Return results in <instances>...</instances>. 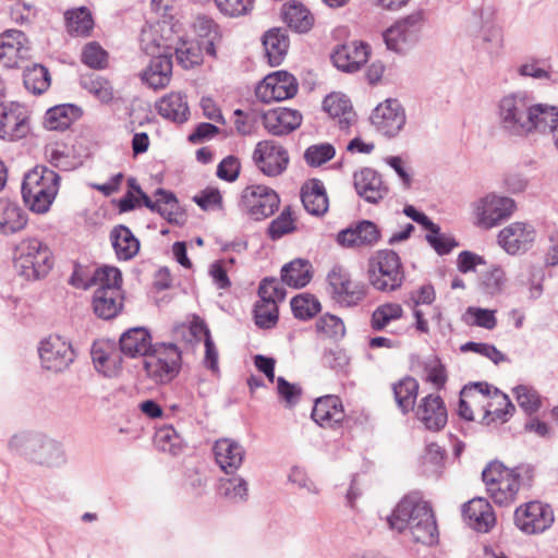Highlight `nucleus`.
<instances>
[{
  "label": "nucleus",
  "mask_w": 558,
  "mask_h": 558,
  "mask_svg": "<svg viewBox=\"0 0 558 558\" xmlns=\"http://www.w3.org/2000/svg\"><path fill=\"white\" fill-rule=\"evenodd\" d=\"M387 523L398 533L409 531L415 543L432 546L438 542V529L432 506L418 493L405 495L387 517Z\"/></svg>",
  "instance_id": "nucleus-1"
},
{
  "label": "nucleus",
  "mask_w": 558,
  "mask_h": 558,
  "mask_svg": "<svg viewBox=\"0 0 558 558\" xmlns=\"http://www.w3.org/2000/svg\"><path fill=\"white\" fill-rule=\"evenodd\" d=\"M54 258L50 247L37 238L20 241L13 253V269L25 281H38L53 268Z\"/></svg>",
  "instance_id": "nucleus-2"
},
{
  "label": "nucleus",
  "mask_w": 558,
  "mask_h": 558,
  "mask_svg": "<svg viewBox=\"0 0 558 558\" xmlns=\"http://www.w3.org/2000/svg\"><path fill=\"white\" fill-rule=\"evenodd\" d=\"M532 97L526 92H515L504 96L497 106L498 122L501 131L508 136H529L532 125Z\"/></svg>",
  "instance_id": "nucleus-3"
},
{
  "label": "nucleus",
  "mask_w": 558,
  "mask_h": 558,
  "mask_svg": "<svg viewBox=\"0 0 558 558\" xmlns=\"http://www.w3.org/2000/svg\"><path fill=\"white\" fill-rule=\"evenodd\" d=\"M181 351L174 343L158 342L144 357L148 377L159 384L170 383L181 369Z\"/></svg>",
  "instance_id": "nucleus-4"
},
{
  "label": "nucleus",
  "mask_w": 558,
  "mask_h": 558,
  "mask_svg": "<svg viewBox=\"0 0 558 558\" xmlns=\"http://www.w3.org/2000/svg\"><path fill=\"white\" fill-rule=\"evenodd\" d=\"M368 266V280L376 290L395 291L402 286L404 271L397 252L380 250Z\"/></svg>",
  "instance_id": "nucleus-5"
},
{
  "label": "nucleus",
  "mask_w": 558,
  "mask_h": 558,
  "mask_svg": "<svg viewBox=\"0 0 558 558\" xmlns=\"http://www.w3.org/2000/svg\"><path fill=\"white\" fill-rule=\"evenodd\" d=\"M424 25V12L415 11L400 19L383 34L387 48L397 53H405L420 39Z\"/></svg>",
  "instance_id": "nucleus-6"
},
{
  "label": "nucleus",
  "mask_w": 558,
  "mask_h": 558,
  "mask_svg": "<svg viewBox=\"0 0 558 558\" xmlns=\"http://www.w3.org/2000/svg\"><path fill=\"white\" fill-rule=\"evenodd\" d=\"M299 90L298 80L284 70H279L266 75L256 86V97L265 102L282 101L296 95Z\"/></svg>",
  "instance_id": "nucleus-7"
},
{
  "label": "nucleus",
  "mask_w": 558,
  "mask_h": 558,
  "mask_svg": "<svg viewBox=\"0 0 558 558\" xmlns=\"http://www.w3.org/2000/svg\"><path fill=\"white\" fill-rule=\"evenodd\" d=\"M331 298L344 306L357 305L366 296V287L361 282H352L348 270L336 265L327 275Z\"/></svg>",
  "instance_id": "nucleus-8"
},
{
  "label": "nucleus",
  "mask_w": 558,
  "mask_h": 558,
  "mask_svg": "<svg viewBox=\"0 0 558 558\" xmlns=\"http://www.w3.org/2000/svg\"><path fill=\"white\" fill-rule=\"evenodd\" d=\"M515 207V202L510 197L488 194L474 204L476 226L490 229L508 219Z\"/></svg>",
  "instance_id": "nucleus-9"
},
{
  "label": "nucleus",
  "mask_w": 558,
  "mask_h": 558,
  "mask_svg": "<svg viewBox=\"0 0 558 558\" xmlns=\"http://www.w3.org/2000/svg\"><path fill=\"white\" fill-rule=\"evenodd\" d=\"M241 205L255 220H263L278 210L280 197L266 185H248L242 192Z\"/></svg>",
  "instance_id": "nucleus-10"
},
{
  "label": "nucleus",
  "mask_w": 558,
  "mask_h": 558,
  "mask_svg": "<svg viewBox=\"0 0 558 558\" xmlns=\"http://www.w3.org/2000/svg\"><path fill=\"white\" fill-rule=\"evenodd\" d=\"M515 526L526 534L542 533L554 522L549 505L534 500L518 507L513 514Z\"/></svg>",
  "instance_id": "nucleus-11"
},
{
  "label": "nucleus",
  "mask_w": 558,
  "mask_h": 558,
  "mask_svg": "<svg viewBox=\"0 0 558 558\" xmlns=\"http://www.w3.org/2000/svg\"><path fill=\"white\" fill-rule=\"evenodd\" d=\"M38 353L43 367L54 373L66 369L75 359L72 344L59 335L41 340Z\"/></svg>",
  "instance_id": "nucleus-12"
},
{
  "label": "nucleus",
  "mask_w": 558,
  "mask_h": 558,
  "mask_svg": "<svg viewBox=\"0 0 558 558\" xmlns=\"http://www.w3.org/2000/svg\"><path fill=\"white\" fill-rule=\"evenodd\" d=\"M144 50L153 58L142 73L143 82L154 89L165 88L172 75V48L167 46L161 51L160 46L156 45L154 48L145 46Z\"/></svg>",
  "instance_id": "nucleus-13"
},
{
  "label": "nucleus",
  "mask_w": 558,
  "mask_h": 558,
  "mask_svg": "<svg viewBox=\"0 0 558 558\" xmlns=\"http://www.w3.org/2000/svg\"><path fill=\"white\" fill-rule=\"evenodd\" d=\"M253 160L256 167L267 177H278L283 173L289 165L287 149L274 141L258 142Z\"/></svg>",
  "instance_id": "nucleus-14"
},
{
  "label": "nucleus",
  "mask_w": 558,
  "mask_h": 558,
  "mask_svg": "<svg viewBox=\"0 0 558 558\" xmlns=\"http://www.w3.org/2000/svg\"><path fill=\"white\" fill-rule=\"evenodd\" d=\"M31 131L29 117L23 106L17 102L0 105V138L17 141Z\"/></svg>",
  "instance_id": "nucleus-15"
},
{
  "label": "nucleus",
  "mask_w": 558,
  "mask_h": 558,
  "mask_svg": "<svg viewBox=\"0 0 558 558\" xmlns=\"http://www.w3.org/2000/svg\"><path fill=\"white\" fill-rule=\"evenodd\" d=\"M405 112L397 99H387L372 112L371 121L378 132L387 137H395L405 124Z\"/></svg>",
  "instance_id": "nucleus-16"
},
{
  "label": "nucleus",
  "mask_w": 558,
  "mask_h": 558,
  "mask_svg": "<svg viewBox=\"0 0 558 558\" xmlns=\"http://www.w3.org/2000/svg\"><path fill=\"white\" fill-rule=\"evenodd\" d=\"M381 238L379 227L371 220L352 222L337 233V243L344 248L374 246Z\"/></svg>",
  "instance_id": "nucleus-17"
},
{
  "label": "nucleus",
  "mask_w": 558,
  "mask_h": 558,
  "mask_svg": "<svg viewBox=\"0 0 558 558\" xmlns=\"http://www.w3.org/2000/svg\"><path fill=\"white\" fill-rule=\"evenodd\" d=\"M29 40L20 29H7L0 35V61L5 68L20 66L29 57Z\"/></svg>",
  "instance_id": "nucleus-18"
},
{
  "label": "nucleus",
  "mask_w": 558,
  "mask_h": 558,
  "mask_svg": "<svg viewBox=\"0 0 558 558\" xmlns=\"http://www.w3.org/2000/svg\"><path fill=\"white\" fill-rule=\"evenodd\" d=\"M371 54V47L364 41H351L337 45L331 52L333 65L342 72L353 73L365 64Z\"/></svg>",
  "instance_id": "nucleus-19"
},
{
  "label": "nucleus",
  "mask_w": 558,
  "mask_h": 558,
  "mask_svg": "<svg viewBox=\"0 0 558 558\" xmlns=\"http://www.w3.org/2000/svg\"><path fill=\"white\" fill-rule=\"evenodd\" d=\"M536 236L535 229L525 222H513L498 234L499 245L511 255L525 253L529 251Z\"/></svg>",
  "instance_id": "nucleus-20"
},
{
  "label": "nucleus",
  "mask_w": 558,
  "mask_h": 558,
  "mask_svg": "<svg viewBox=\"0 0 558 558\" xmlns=\"http://www.w3.org/2000/svg\"><path fill=\"white\" fill-rule=\"evenodd\" d=\"M415 416L430 432L441 430L448 421L446 404L439 395L423 397L415 410Z\"/></svg>",
  "instance_id": "nucleus-21"
},
{
  "label": "nucleus",
  "mask_w": 558,
  "mask_h": 558,
  "mask_svg": "<svg viewBox=\"0 0 558 558\" xmlns=\"http://www.w3.org/2000/svg\"><path fill=\"white\" fill-rule=\"evenodd\" d=\"M353 183L356 194L369 204L379 203L389 191L380 173L367 167L354 172Z\"/></svg>",
  "instance_id": "nucleus-22"
},
{
  "label": "nucleus",
  "mask_w": 558,
  "mask_h": 558,
  "mask_svg": "<svg viewBox=\"0 0 558 558\" xmlns=\"http://www.w3.org/2000/svg\"><path fill=\"white\" fill-rule=\"evenodd\" d=\"M262 122L268 133L275 136L288 135L302 124V114L299 110L278 107L264 112Z\"/></svg>",
  "instance_id": "nucleus-23"
},
{
  "label": "nucleus",
  "mask_w": 558,
  "mask_h": 558,
  "mask_svg": "<svg viewBox=\"0 0 558 558\" xmlns=\"http://www.w3.org/2000/svg\"><path fill=\"white\" fill-rule=\"evenodd\" d=\"M462 515L469 526L476 532L488 533L496 524L493 507L483 497H475L463 504Z\"/></svg>",
  "instance_id": "nucleus-24"
},
{
  "label": "nucleus",
  "mask_w": 558,
  "mask_h": 558,
  "mask_svg": "<svg viewBox=\"0 0 558 558\" xmlns=\"http://www.w3.org/2000/svg\"><path fill=\"white\" fill-rule=\"evenodd\" d=\"M344 410L339 397L328 395L316 399L311 417L320 427H338L344 420Z\"/></svg>",
  "instance_id": "nucleus-25"
},
{
  "label": "nucleus",
  "mask_w": 558,
  "mask_h": 558,
  "mask_svg": "<svg viewBox=\"0 0 558 558\" xmlns=\"http://www.w3.org/2000/svg\"><path fill=\"white\" fill-rule=\"evenodd\" d=\"M35 177H31L27 184H22L21 193L25 205L31 211L46 214L52 205L58 191L54 189V181H50L46 190L35 185Z\"/></svg>",
  "instance_id": "nucleus-26"
},
{
  "label": "nucleus",
  "mask_w": 558,
  "mask_h": 558,
  "mask_svg": "<svg viewBox=\"0 0 558 558\" xmlns=\"http://www.w3.org/2000/svg\"><path fill=\"white\" fill-rule=\"evenodd\" d=\"M213 450L216 462L227 475L233 474L241 466L245 456L244 448L228 438L217 440Z\"/></svg>",
  "instance_id": "nucleus-27"
},
{
  "label": "nucleus",
  "mask_w": 558,
  "mask_h": 558,
  "mask_svg": "<svg viewBox=\"0 0 558 558\" xmlns=\"http://www.w3.org/2000/svg\"><path fill=\"white\" fill-rule=\"evenodd\" d=\"M301 201L304 209L312 216H324L329 206L328 196L319 179H311L301 187Z\"/></svg>",
  "instance_id": "nucleus-28"
},
{
  "label": "nucleus",
  "mask_w": 558,
  "mask_h": 558,
  "mask_svg": "<svg viewBox=\"0 0 558 558\" xmlns=\"http://www.w3.org/2000/svg\"><path fill=\"white\" fill-rule=\"evenodd\" d=\"M37 444L32 449L28 459L37 464L46 466H60L65 463L66 457L62 445L41 434L38 435Z\"/></svg>",
  "instance_id": "nucleus-29"
},
{
  "label": "nucleus",
  "mask_w": 558,
  "mask_h": 558,
  "mask_svg": "<svg viewBox=\"0 0 558 558\" xmlns=\"http://www.w3.org/2000/svg\"><path fill=\"white\" fill-rule=\"evenodd\" d=\"M262 44L265 56L271 66H278L284 60L290 40L287 29L282 27H272L262 36Z\"/></svg>",
  "instance_id": "nucleus-30"
},
{
  "label": "nucleus",
  "mask_w": 558,
  "mask_h": 558,
  "mask_svg": "<svg viewBox=\"0 0 558 558\" xmlns=\"http://www.w3.org/2000/svg\"><path fill=\"white\" fill-rule=\"evenodd\" d=\"M151 336L145 327H133L124 331L119 340V347L129 357L144 356L151 350Z\"/></svg>",
  "instance_id": "nucleus-31"
},
{
  "label": "nucleus",
  "mask_w": 558,
  "mask_h": 558,
  "mask_svg": "<svg viewBox=\"0 0 558 558\" xmlns=\"http://www.w3.org/2000/svg\"><path fill=\"white\" fill-rule=\"evenodd\" d=\"M123 294L119 289H96L93 295V310L97 317L109 320L119 315L123 308Z\"/></svg>",
  "instance_id": "nucleus-32"
},
{
  "label": "nucleus",
  "mask_w": 558,
  "mask_h": 558,
  "mask_svg": "<svg viewBox=\"0 0 558 558\" xmlns=\"http://www.w3.org/2000/svg\"><path fill=\"white\" fill-rule=\"evenodd\" d=\"M156 110L160 117L177 124H183L190 118L186 96L181 93L165 95L156 102Z\"/></svg>",
  "instance_id": "nucleus-33"
},
{
  "label": "nucleus",
  "mask_w": 558,
  "mask_h": 558,
  "mask_svg": "<svg viewBox=\"0 0 558 558\" xmlns=\"http://www.w3.org/2000/svg\"><path fill=\"white\" fill-rule=\"evenodd\" d=\"M323 109L331 118H338L339 128L341 130H349L350 125L355 119L351 100L341 93H331L323 100Z\"/></svg>",
  "instance_id": "nucleus-34"
},
{
  "label": "nucleus",
  "mask_w": 558,
  "mask_h": 558,
  "mask_svg": "<svg viewBox=\"0 0 558 558\" xmlns=\"http://www.w3.org/2000/svg\"><path fill=\"white\" fill-rule=\"evenodd\" d=\"M110 241L119 260H130L140 251V240L124 225L113 227L110 231Z\"/></svg>",
  "instance_id": "nucleus-35"
},
{
  "label": "nucleus",
  "mask_w": 558,
  "mask_h": 558,
  "mask_svg": "<svg viewBox=\"0 0 558 558\" xmlns=\"http://www.w3.org/2000/svg\"><path fill=\"white\" fill-rule=\"evenodd\" d=\"M83 114L81 107L73 104H62L49 108L45 114V126L51 131H64Z\"/></svg>",
  "instance_id": "nucleus-36"
},
{
  "label": "nucleus",
  "mask_w": 558,
  "mask_h": 558,
  "mask_svg": "<svg viewBox=\"0 0 558 558\" xmlns=\"http://www.w3.org/2000/svg\"><path fill=\"white\" fill-rule=\"evenodd\" d=\"M313 278V266L308 259L295 258L281 268V281L294 289L306 287Z\"/></svg>",
  "instance_id": "nucleus-37"
},
{
  "label": "nucleus",
  "mask_w": 558,
  "mask_h": 558,
  "mask_svg": "<svg viewBox=\"0 0 558 558\" xmlns=\"http://www.w3.org/2000/svg\"><path fill=\"white\" fill-rule=\"evenodd\" d=\"M490 388L486 381H474L463 386L460 391L458 415L469 422L474 421L472 404L476 403L478 397H490Z\"/></svg>",
  "instance_id": "nucleus-38"
},
{
  "label": "nucleus",
  "mask_w": 558,
  "mask_h": 558,
  "mask_svg": "<svg viewBox=\"0 0 558 558\" xmlns=\"http://www.w3.org/2000/svg\"><path fill=\"white\" fill-rule=\"evenodd\" d=\"M532 125H529V135L533 133L554 132V128L558 125V108L547 104H537L532 97L531 106Z\"/></svg>",
  "instance_id": "nucleus-39"
},
{
  "label": "nucleus",
  "mask_w": 558,
  "mask_h": 558,
  "mask_svg": "<svg viewBox=\"0 0 558 558\" xmlns=\"http://www.w3.org/2000/svg\"><path fill=\"white\" fill-rule=\"evenodd\" d=\"M27 214L9 199H0V233L13 234L27 225Z\"/></svg>",
  "instance_id": "nucleus-40"
},
{
  "label": "nucleus",
  "mask_w": 558,
  "mask_h": 558,
  "mask_svg": "<svg viewBox=\"0 0 558 558\" xmlns=\"http://www.w3.org/2000/svg\"><path fill=\"white\" fill-rule=\"evenodd\" d=\"M393 398L402 414H408L415 409L420 384L412 376H404L392 384Z\"/></svg>",
  "instance_id": "nucleus-41"
},
{
  "label": "nucleus",
  "mask_w": 558,
  "mask_h": 558,
  "mask_svg": "<svg viewBox=\"0 0 558 558\" xmlns=\"http://www.w3.org/2000/svg\"><path fill=\"white\" fill-rule=\"evenodd\" d=\"M154 195L155 197H160L159 211L157 214L171 225H184L186 220L185 211L172 191L159 187L155 191Z\"/></svg>",
  "instance_id": "nucleus-42"
},
{
  "label": "nucleus",
  "mask_w": 558,
  "mask_h": 558,
  "mask_svg": "<svg viewBox=\"0 0 558 558\" xmlns=\"http://www.w3.org/2000/svg\"><path fill=\"white\" fill-rule=\"evenodd\" d=\"M193 27L198 37L197 41L203 45L204 51L208 56L216 57V45L221 39L219 26L213 19L199 15L196 17Z\"/></svg>",
  "instance_id": "nucleus-43"
},
{
  "label": "nucleus",
  "mask_w": 558,
  "mask_h": 558,
  "mask_svg": "<svg viewBox=\"0 0 558 558\" xmlns=\"http://www.w3.org/2000/svg\"><path fill=\"white\" fill-rule=\"evenodd\" d=\"M489 398L497 399L500 408L492 409L493 404L490 402L484 407L485 412L482 418V424L489 425L496 421H499L500 423L508 422L515 412V407L509 399L508 395L504 393L496 387L494 389L492 387Z\"/></svg>",
  "instance_id": "nucleus-44"
},
{
  "label": "nucleus",
  "mask_w": 558,
  "mask_h": 558,
  "mask_svg": "<svg viewBox=\"0 0 558 558\" xmlns=\"http://www.w3.org/2000/svg\"><path fill=\"white\" fill-rule=\"evenodd\" d=\"M281 14L283 22L296 33H306L313 27L314 17L302 3L283 4Z\"/></svg>",
  "instance_id": "nucleus-45"
},
{
  "label": "nucleus",
  "mask_w": 558,
  "mask_h": 558,
  "mask_svg": "<svg viewBox=\"0 0 558 558\" xmlns=\"http://www.w3.org/2000/svg\"><path fill=\"white\" fill-rule=\"evenodd\" d=\"M521 487L520 470L506 477L495 487L488 488V494L498 506H508L515 500L517 494Z\"/></svg>",
  "instance_id": "nucleus-46"
},
{
  "label": "nucleus",
  "mask_w": 558,
  "mask_h": 558,
  "mask_svg": "<svg viewBox=\"0 0 558 558\" xmlns=\"http://www.w3.org/2000/svg\"><path fill=\"white\" fill-rule=\"evenodd\" d=\"M66 31L71 36H89L94 20L86 7L69 10L64 14Z\"/></svg>",
  "instance_id": "nucleus-47"
},
{
  "label": "nucleus",
  "mask_w": 558,
  "mask_h": 558,
  "mask_svg": "<svg viewBox=\"0 0 558 558\" xmlns=\"http://www.w3.org/2000/svg\"><path fill=\"white\" fill-rule=\"evenodd\" d=\"M404 311L399 303H384L378 305L371 316L369 326L373 331H384L387 326L395 320L402 318Z\"/></svg>",
  "instance_id": "nucleus-48"
},
{
  "label": "nucleus",
  "mask_w": 558,
  "mask_h": 558,
  "mask_svg": "<svg viewBox=\"0 0 558 558\" xmlns=\"http://www.w3.org/2000/svg\"><path fill=\"white\" fill-rule=\"evenodd\" d=\"M179 64L184 69H191L203 62V45L194 40L180 38L177 46L172 48Z\"/></svg>",
  "instance_id": "nucleus-49"
},
{
  "label": "nucleus",
  "mask_w": 558,
  "mask_h": 558,
  "mask_svg": "<svg viewBox=\"0 0 558 558\" xmlns=\"http://www.w3.org/2000/svg\"><path fill=\"white\" fill-rule=\"evenodd\" d=\"M81 86L94 95L101 104H110L113 99V87L109 80L99 74L84 75L81 78Z\"/></svg>",
  "instance_id": "nucleus-50"
},
{
  "label": "nucleus",
  "mask_w": 558,
  "mask_h": 558,
  "mask_svg": "<svg viewBox=\"0 0 558 558\" xmlns=\"http://www.w3.org/2000/svg\"><path fill=\"white\" fill-rule=\"evenodd\" d=\"M290 305L293 316L299 320H310L322 311L320 302L311 293L293 296Z\"/></svg>",
  "instance_id": "nucleus-51"
},
{
  "label": "nucleus",
  "mask_w": 558,
  "mask_h": 558,
  "mask_svg": "<svg viewBox=\"0 0 558 558\" xmlns=\"http://www.w3.org/2000/svg\"><path fill=\"white\" fill-rule=\"evenodd\" d=\"M23 82L27 90L40 95L49 88L51 80L46 66L34 64L24 71Z\"/></svg>",
  "instance_id": "nucleus-52"
},
{
  "label": "nucleus",
  "mask_w": 558,
  "mask_h": 558,
  "mask_svg": "<svg viewBox=\"0 0 558 558\" xmlns=\"http://www.w3.org/2000/svg\"><path fill=\"white\" fill-rule=\"evenodd\" d=\"M445 450L437 444H429L421 458L422 473L428 477H438L441 474L445 461Z\"/></svg>",
  "instance_id": "nucleus-53"
},
{
  "label": "nucleus",
  "mask_w": 558,
  "mask_h": 558,
  "mask_svg": "<svg viewBox=\"0 0 558 558\" xmlns=\"http://www.w3.org/2000/svg\"><path fill=\"white\" fill-rule=\"evenodd\" d=\"M422 366L426 374L425 380L432 384L437 390L444 389L448 380V375L441 360L437 355H432L422 362Z\"/></svg>",
  "instance_id": "nucleus-54"
},
{
  "label": "nucleus",
  "mask_w": 558,
  "mask_h": 558,
  "mask_svg": "<svg viewBox=\"0 0 558 558\" xmlns=\"http://www.w3.org/2000/svg\"><path fill=\"white\" fill-rule=\"evenodd\" d=\"M155 442L159 450L178 456L182 451L183 440L172 426H163L155 434Z\"/></svg>",
  "instance_id": "nucleus-55"
},
{
  "label": "nucleus",
  "mask_w": 558,
  "mask_h": 558,
  "mask_svg": "<svg viewBox=\"0 0 558 558\" xmlns=\"http://www.w3.org/2000/svg\"><path fill=\"white\" fill-rule=\"evenodd\" d=\"M519 407L529 415L536 413L542 407L539 393L531 386L518 385L513 388Z\"/></svg>",
  "instance_id": "nucleus-56"
},
{
  "label": "nucleus",
  "mask_w": 558,
  "mask_h": 558,
  "mask_svg": "<svg viewBox=\"0 0 558 558\" xmlns=\"http://www.w3.org/2000/svg\"><path fill=\"white\" fill-rule=\"evenodd\" d=\"M122 272L118 267L105 265L95 269V286H98L97 289L122 290Z\"/></svg>",
  "instance_id": "nucleus-57"
},
{
  "label": "nucleus",
  "mask_w": 558,
  "mask_h": 558,
  "mask_svg": "<svg viewBox=\"0 0 558 558\" xmlns=\"http://www.w3.org/2000/svg\"><path fill=\"white\" fill-rule=\"evenodd\" d=\"M253 313L256 326L263 329L275 327L279 319V308L277 304L257 301L254 305Z\"/></svg>",
  "instance_id": "nucleus-58"
},
{
  "label": "nucleus",
  "mask_w": 558,
  "mask_h": 558,
  "mask_svg": "<svg viewBox=\"0 0 558 558\" xmlns=\"http://www.w3.org/2000/svg\"><path fill=\"white\" fill-rule=\"evenodd\" d=\"M294 230V219L292 218L291 207L288 206L269 223L267 234L269 239L276 241Z\"/></svg>",
  "instance_id": "nucleus-59"
},
{
  "label": "nucleus",
  "mask_w": 558,
  "mask_h": 558,
  "mask_svg": "<svg viewBox=\"0 0 558 558\" xmlns=\"http://www.w3.org/2000/svg\"><path fill=\"white\" fill-rule=\"evenodd\" d=\"M316 331L327 338L341 339L345 335V327L341 318L336 315L325 314L315 324Z\"/></svg>",
  "instance_id": "nucleus-60"
},
{
  "label": "nucleus",
  "mask_w": 558,
  "mask_h": 558,
  "mask_svg": "<svg viewBox=\"0 0 558 558\" xmlns=\"http://www.w3.org/2000/svg\"><path fill=\"white\" fill-rule=\"evenodd\" d=\"M81 61L90 69L101 70L108 64V52L97 41H92L83 48Z\"/></svg>",
  "instance_id": "nucleus-61"
},
{
  "label": "nucleus",
  "mask_w": 558,
  "mask_h": 558,
  "mask_svg": "<svg viewBox=\"0 0 558 558\" xmlns=\"http://www.w3.org/2000/svg\"><path fill=\"white\" fill-rule=\"evenodd\" d=\"M335 155L336 149L331 144H315L305 149L304 160L310 167L316 168L331 160Z\"/></svg>",
  "instance_id": "nucleus-62"
},
{
  "label": "nucleus",
  "mask_w": 558,
  "mask_h": 558,
  "mask_svg": "<svg viewBox=\"0 0 558 558\" xmlns=\"http://www.w3.org/2000/svg\"><path fill=\"white\" fill-rule=\"evenodd\" d=\"M520 470V468L509 469L502 462L495 460L490 461L482 471V480L486 485V489L495 487L502 480L511 476L512 473Z\"/></svg>",
  "instance_id": "nucleus-63"
},
{
  "label": "nucleus",
  "mask_w": 558,
  "mask_h": 558,
  "mask_svg": "<svg viewBox=\"0 0 558 558\" xmlns=\"http://www.w3.org/2000/svg\"><path fill=\"white\" fill-rule=\"evenodd\" d=\"M463 319L468 325L482 327L488 330L494 329L497 325L495 311L481 307H468Z\"/></svg>",
  "instance_id": "nucleus-64"
}]
</instances>
